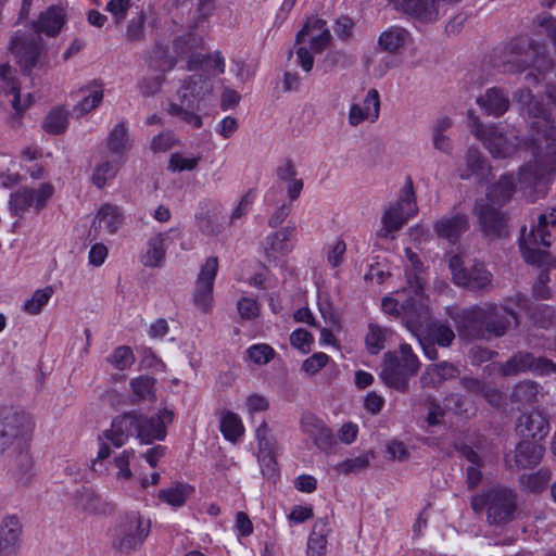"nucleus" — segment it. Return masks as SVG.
Returning a JSON list of instances; mask_svg holds the SVG:
<instances>
[{
	"mask_svg": "<svg viewBox=\"0 0 556 556\" xmlns=\"http://www.w3.org/2000/svg\"><path fill=\"white\" fill-rule=\"evenodd\" d=\"M463 455L470 463L467 468V483L469 488H476L481 482V471H480V457L479 455L471 450L470 447H464L462 450Z\"/></svg>",
	"mask_w": 556,
	"mask_h": 556,
	"instance_id": "obj_53",
	"label": "nucleus"
},
{
	"mask_svg": "<svg viewBox=\"0 0 556 556\" xmlns=\"http://www.w3.org/2000/svg\"><path fill=\"white\" fill-rule=\"evenodd\" d=\"M155 380L148 376H140L130 381L134 394L140 400H149L154 396Z\"/></svg>",
	"mask_w": 556,
	"mask_h": 556,
	"instance_id": "obj_55",
	"label": "nucleus"
},
{
	"mask_svg": "<svg viewBox=\"0 0 556 556\" xmlns=\"http://www.w3.org/2000/svg\"><path fill=\"white\" fill-rule=\"evenodd\" d=\"M458 375V370L452 364L442 362L429 365L422 374L420 381L425 387H437L445 380L453 379Z\"/></svg>",
	"mask_w": 556,
	"mask_h": 556,
	"instance_id": "obj_37",
	"label": "nucleus"
},
{
	"mask_svg": "<svg viewBox=\"0 0 556 556\" xmlns=\"http://www.w3.org/2000/svg\"><path fill=\"white\" fill-rule=\"evenodd\" d=\"M122 163L116 159H101L97 161L91 174L92 184L99 189L104 188L116 177Z\"/></svg>",
	"mask_w": 556,
	"mask_h": 556,
	"instance_id": "obj_38",
	"label": "nucleus"
},
{
	"mask_svg": "<svg viewBox=\"0 0 556 556\" xmlns=\"http://www.w3.org/2000/svg\"><path fill=\"white\" fill-rule=\"evenodd\" d=\"M150 519L138 511L125 514L112 530L113 545L122 553H131L142 545L150 533Z\"/></svg>",
	"mask_w": 556,
	"mask_h": 556,
	"instance_id": "obj_9",
	"label": "nucleus"
},
{
	"mask_svg": "<svg viewBox=\"0 0 556 556\" xmlns=\"http://www.w3.org/2000/svg\"><path fill=\"white\" fill-rule=\"evenodd\" d=\"M433 228L439 238L455 242L468 230L469 219L465 213L456 212L439 218Z\"/></svg>",
	"mask_w": 556,
	"mask_h": 556,
	"instance_id": "obj_29",
	"label": "nucleus"
},
{
	"mask_svg": "<svg viewBox=\"0 0 556 556\" xmlns=\"http://www.w3.org/2000/svg\"><path fill=\"white\" fill-rule=\"evenodd\" d=\"M219 428L224 438L232 443L242 438L245 431L240 416L229 410L222 414Z\"/></svg>",
	"mask_w": 556,
	"mask_h": 556,
	"instance_id": "obj_43",
	"label": "nucleus"
},
{
	"mask_svg": "<svg viewBox=\"0 0 556 556\" xmlns=\"http://www.w3.org/2000/svg\"><path fill=\"white\" fill-rule=\"evenodd\" d=\"M34 430L31 416L21 409L0 408V451L17 440L28 439Z\"/></svg>",
	"mask_w": 556,
	"mask_h": 556,
	"instance_id": "obj_12",
	"label": "nucleus"
},
{
	"mask_svg": "<svg viewBox=\"0 0 556 556\" xmlns=\"http://www.w3.org/2000/svg\"><path fill=\"white\" fill-rule=\"evenodd\" d=\"M248 359L258 366H264L274 359L276 351L267 343H256L245 351Z\"/></svg>",
	"mask_w": 556,
	"mask_h": 556,
	"instance_id": "obj_50",
	"label": "nucleus"
},
{
	"mask_svg": "<svg viewBox=\"0 0 556 556\" xmlns=\"http://www.w3.org/2000/svg\"><path fill=\"white\" fill-rule=\"evenodd\" d=\"M131 147L128 129L124 123H118L110 131L106 139L108 152L116 160L124 162V155Z\"/></svg>",
	"mask_w": 556,
	"mask_h": 556,
	"instance_id": "obj_34",
	"label": "nucleus"
},
{
	"mask_svg": "<svg viewBox=\"0 0 556 556\" xmlns=\"http://www.w3.org/2000/svg\"><path fill=\"white\" fill-rule=\"evenodd\" d=\"M544 447L529 440H521L515 451V463L519 468L533 467L540 463Z\"/></svg>",
	"mask_w": 556,
	"mask_h": 556,
	"instance_id": "obj_35",
	"label": "nucleus"
},
{
	"mask_svg": "<svg viewBox=\"0 0 556 556\" xmlns=\"http://www.w3.org/2000/svg\"><path fill=\"white\" fill-rule=\"evenodd\" d=\"M541 395L542 387L532 380H526L518 383L513 392L514 401L525 404L538 401Z\"/></svg>",
	"mask_w": 556,
	"mask_h": 556,
	"instance_id": "obj_47",
	"label": "nucleus"
},
{
	"mask_svg": "<svg viewBox=\"0 0 556 556\" xmlns=\"http://www.w3.org/2000/svg\"><path fill=\"white\" fill-rule=\"evenodd\" d=\"M516 305L519 311L525 312L529 317L541 328L549 327L555 319V312L547 305H538L533 312L531 309L529 300L522 295H516Z\"/></svg>",
	"mask_w": 556,
	"mask_h": 556,
	"instance_id": "obj_39",
	"label": "nucleus"
},
{
	"mask_svg": "<svg viewBox=\"0 0 556 556\" xmlns=\"http://www.w3.org/2000/svg\"><path fill=\"white\" fill-rule=\"evenodd\" d=\"M419 366V359L413 352L412 346L402 343L400 344V355L396 353L384 355L380 377L390 388L404 392L407 389L409 378L417 374Z\"/></svg>",
	"mask_w": 556,
	"mask_h": 556,
	"instance_id": "obj_7",
	"label": "nucleus"
},
{
	"mask_svg": "<svg viewBox=\"0 0 556 556\" xmlns=\"http://www.w3.org/2000/svg\"><path fill=\"white\" fill-rule=\"evenodd\" d=\"M388 330L376 324L368 326V331L365 337V343L370 354H378L384 349V342L387 340Z\"/></svg>",
	"mask_w": 556,
	"mask_h": 556,
	"instance_id": "obj_49",
	"label": "nucleus"
},
{
	"mask_svg": "<svg viewBox=\"0 0 556 556\" xmlns=\"http://www.w3.org/2000/svg\"><path fill=\"white\" fill-rule=\"evenodd\" d=\"M455 3L451 0H404L403 11L413 20L421 24L435 22L441 12L443 3Z\"/></svg>",
	"mask_w": 556,
	"mask_h": 556,
	"instance_id": "obj_21",
	"label": "nucleus"
},
{
	"mask_svg": "<svg viewBox=\"0 0 556 556\" xmlns=\"http://www.w3.org/2000/svg\"><path fill=\"white\" fill-rule=\"evenodd\" d=\"M198 230L205 237H217L224 229V207L216 201H203L194 215Z\"/></svg>",
	"mask_w": 556,
	"mask_h": 556,
	"instance_id": "obj_19",
	"label": "nucleus"
},
{
	"mask_svg": "<svg viewBox=\"0 0 556 556\" xmlns=\"http://www.w3.org/2000/svg\"><path fill=\"white\" fill-rule=\"evenodd\" d=\"M10 204L15 212L35 207L34 189H23L11 194Z\"/></svg>",
	"mask_w": 556,
	"mask_h": 556,
	"instance_id": "obj_62",
	"label": "nucleus"
},
{
	"mask_svg": "<svg viewBox=\"0 0 556 556\" xmlns=\"http://www.w3.org/2000/svg\"><path fill=\"white\" fill-rule=\"evenodd\" d=\"M53 294L52 287L36 290L31 298L24 303V309L33 315L39 314Z\"/></svg>",
	"mask_w": 556,
	"mask_h": 556,
	"instance_id": "obj_54",
	"label": "nucleus"
},
{
	"mask_svg": "<svg viewBox=\"0 0 556 556\" xmlns=\"http://www.w3.org/2000/svg\"><path fill=\"white\" fill-rule=\"evenodd\" d=\"M294 227H286L266 237L263 249L268 261H280L289 254L295 242Z\"/></svg>",
	"mask_w": 556,
	"mask_h": 556,
	"instance_id": "obj_22",
	"label": "nucleus"
},
{
	"mask_svg": "<svg viewBox=\"0 0 556 556\" xmlns=\"http://www.w3.org/2000/svg\"><path fill=\"white\" fill-rule=\"evenodd\" d=\"M194 488L186 482H173L169 486L163 488L157 493L161 503L177 509L182 507L193 495Z\"/></svg>",
	"mask_w": 556,
	"mask_h": 556,
	"instance_id": "obj_32",
	"label": "nucleus"
},
{
	"mask_svg": "<svg viewBox=\"0 0 556 556\" xmlns=\"http://www.w3.org/2000/svg\"><path fill=\"white\" fill-rule=\"evenodd\" d=\"M314 516L313 506L309 504L294 505L286 514L289 527H294L312 519Z\"/></svg>",
	"mask_w": 556,
	"mask_h": 556,
	"instance_id": "obj_60",
	"label": "nucleus"
},
{
	"mask_svg": "<svg viewBox=\"0 0 556 556\" xmlns=\"http://www.w3.org/2000/svg\"><path fill=\"white\" fill-rule=\"evenodd\" d=\"M416 301L409 302L405 292L396 296H384L381 301V309L384 314L400 318L406 329L422 344V340L448 346L454 338V331L439 321H431V312L428 298L421 293V280H418L413 290Z\"/></svg>",
	"mask_w": 556,
	"mask_h": 556,
	"instance_id": "obj_3",
	"label": "nucleus"
},
{
	"mask_svg": "<svg viewBox=\"0 0 556 556\" xmlns=\"http://www.w3.org/2000/svg\"><path fill=\"white\" fill-rule=\"evenodd\" d=\"M65 21V8L62 5H51L46 12L39 15L35 27L38 33L54 37L63 28Z\"/></svg>",
	"mask_w": 556,
	"mask_h": 556,
	"instance_id": "obj_31",
	"label": "nucleus"
},
{
	"mask_svg": "<svg viewBox=\"0 0 556 556\" xmlns=\"http://www.w3.org/2000/svg\"><path fill=\"white\" fill-rule=\"evenodd\" d=\"M549 225H556V208L541 214L538 224L533 225L529 231L526 227L521 229L519 250L527 264L539 267L548 264L547 249L551 245V235L547 228Z\"/></svg>",
	"mask_w": 556,
	"mask_h": 556,
	"instance_id": "obj_6",
	"label": "nucleus"
},
{
	"mask_svg": "<svg viewBox=\"0 0 556 556\" xmlns=\"http://www.w3.org/2000/svg\"><path fill=\"white\" fill-rule=\"evenodd\" d=\"M418 212L413 184L403 188L399 199L390 203L382 216L381 226L376 236L381 239H393L394 235Z\"/></svg>",
	"mask_w": 556,
	"mask_h": 556,
	"instance_id": "obj_8",
	"label": "nucleus"
},
{
	"mask_svg": "<svg viewBox=\"0 0 556 556\" xmlns=\"http://www.w3.org/2000/svg\"><path fill=\"white\" fill-rule=\"evenodd\" d=\"M363 63L367 73L378 79L384 77L390 70L396 66V62L391 55L377 59L374 54H367L363 58Z\"/></svg>",
	"mask_w": 556,
	"mask_h": 556,
	"instance_id": "obj_45",
	"label": "nucleus"
},
{
	"mask_svg": "<svg viewBox=\"0 0 556 556\" xmlns=\"http://www.w3.org/2000/svg\"><path fill=\"white\" fill-rule=\"evenodd\" d=\"M491 172L486 160L481 155L477 149L468 150L466 154V168L459 169V177L468 179L470 177H477L480 180L485 179Z\"/></svg>",
	"mask_w": 556,
	"mask_h": 556,
	"instance_id": "obj_40",
	"label": "nucleus"
},
{
	"mask_svg": "<svg viewBox=\"0 0 556 556\" xmlns=\"http://www.w3.org/2000/svg\"><path fill=\"white\" fill-rule=\"evenodd\" d=\"M109 362L116 369L125 370L134 364L135 356L130 348L118 346L113 351V353L109 357Z\"/></svg>",
	"mask_w": 556,
	"mask_h": 556,
	"instance_id": "obj_58",
	"label": "nucleus"
},
{
	"mask_svg": "<svg viewBox=\"0 0 556 556\" xmlns=\"http://www.w3.org/2000/svg\"><path fill=\"white\" fill-rule=\"evenodd\" d=\"M269 408L268 399L260 393H252L244 401V410L249 416L266 412Z\"/></svg>",
	"mask_w": 556,
	"mask_h": 556,
	"instance_id": "obj_63",
	"label": "nucleus"
},
{
	"mask_svg": "<svg viewBox=\"0 0 556 556\" xmlns=\"http://www.w3.org/2000/svg\"><path fill=\"white\" fill-rule=\"evenodd\" d=\"M380 108L379 91L375 88L368 89L362 100L351 103L348 114L349 125L357 127L363 123H376L380 116Z\"/></svg>",
	"mask_w": 556,
	"mask_h": 556,
	"instance_id": "obj_18",
	"label": "nucleus"
},
{
	"mask_svg": "<svg viewBox=\"0 0 556 556\" xmlns=\"http://www.w3.org/2000/svg\"><path fill=\"white\" fill-rule=\"evenodd\" d=\"M169 243L168 231L159 232L150 237L140 253L141 264L150 268L161 267L165 262Z\"/></svg>",
	"mask_w": 556,
	"mask_h": 556,
	"instance_id": "obj_24",
	"label": "nucleus"
},
{
	"mask_svg": "<svg viewBox=\"0 0 556 556\" xmlns=\"http://www.w3.org/2000/svg\"><path fill=\"white\" fill-rule=\"evenodd\" d=\"M533 365L534 356L528 352H520L501 367V372L503 376L517 375L527 370L533 372Z\"/></svg>",
	"mask_w": 556,
	"mask_h": 556,
	"instance_id": "obj_46",
	"label": "nucleus"
},
{
	"mask_svg": "<svg viewBox=\"0 0 556 556\" xmlns=\"http://www.w3.org/2000/svg\"><path fill=\"white\" fill-rule=\"evenodd\" d=\"M452 318L460 332L468 330L479 333L485 326L486 331L495 336H503L513 323H517V315L510 307L489 303L463 309Z\"/></svg>",
	"mask_w": 556,
	"mask_h": 556,
	"instance_id": "obj_5",
	"label": "nucleus"
},
{
	"mask_svg": "<svg viewBox=\"0 0 556 556\" xmlns=\"http://www.w3.org/2000/svg\"><path fill=\"white\" fill-rule=\"evenodd\" d=\"M301 429L317 446L326 444L330 438V430L320 418L313 414H304L302 416Z\"/></svg>",
	"mask_w": 556,
	"mask_h": 556,
	"instance_id": "obj_41",
	"label": "nucleus"
},
{
	"mask_svg": "<svg viewBox=\"0 0 556 556\" xmlns=\"http://www.w3.org/2000/svg\"><path fill=\"white\" fill-rule=\"evenodd\" d=\"M217 271L218 258L216 256H210L201 266L198 274L192 301L197 308L203 313L210 312L213 307V289Z\"/></svg>",
	"mask_w": 556,
	"mask_h": 556,
	"instance_id": "obj_14",
	"label": "nucleus"
},
{
	"mask_svg": "<svg viewBox=\"0 0 556 556\" xmlns=\"http://www.w3.org/2000/svg\"><path fill=\"white\" fill-rule=\"evenodd\" d=\"M67 113L62 108L53 109L43 122V128L49 134H61L67 127Z\"/></svg>",
	"mask_w": 556,
	"mask_h": 556,
	"instance_id": "obj_51",
	"label": "nucleus"
},
{
	"mask_svg": "<svg viewBox=\"0 0 556 556\" xmlns=\"http://www.w3.org/2000/svg\"><path fill=\"white\" fill-rule=\"evenodd\" d=\"M255 439L257 441V452L278 453L277 441L266 422H262L256 428Z\"/></svg>",
	"mask_w": 556,
	"mask_h": 556,
	"instance_id": "obj_52",
	"label": "nucleus"
},
{
	"mask_svg": "<svg viewBox=\"0 0 556 556\" xmlns=\"http://www.w3.org/2000/svg\"><path fill=\"white\" fill-rule=\"evenodd\" d=\"M134 434L136 435V412H129L115 417L111 427L99 435V440L105 439L118 448L125 445Z\"/></svg>",
	"mask_w": 556,
	"mask_h": 556,
	"instance_id": "obj_20",
	"label": "nucleus"
},
{
	"mask_svg": "<svg viewBox=\"0 0 556 556\" xmlns=\"http://www.w3.org/2000/svg\"><path fill=\"white\" fill-rule=\"evenodd\" d=\"M173 66L172 58L166 55L162 49H155L149 56V70L139 85L141 93L144 96L156 93L164 81L165 72Z\"/></svg>",
	"mask_w": 556,
	"mask_h": 556,
	"instance_id": "obj_17",
	"label": "nucleus"
},
{
	"mask_svg": "<svg viewBox=\"0 0 556 556\" xmlns=\"http://www.w3.org/2000/svg\"><path fill=\"white\" fill-rule=\"evenodd\" d=\"M22 526L16 516H7L0 523V556H17Z\"/></svg>",
	"mask_w": 556,
	"mask_h": 556,
	"instance_id": "obj_28",
	"label": "nucleus"
},
{
	"mask_svg": "<svg viewBox=\"0 0 556 556\" xmlns=\"http://www.w3.org/2000/svg\"><path fill=\"white\" fill-rule=\"evenodd\" d=\"M330 356L324 352H316L302 363V370L308 375L314 376L331 363Z\"/></svg>",
	"mask_w": 556,
	"mask_h": 556,
	"instance_id": "obj_59",
	"label": "nucleus"
},
{
	"mask_svg": "<svg viewBox=\"0 0 556 556\" xmlns=\"http://www.w3.org/2000/svg\"><path fill=\"white\" fill-rule=\"evenodd\" d=\"M463 387L475 393L484 392V397L488 400V402L494 406H497L501 404L503 395L496 390H488L484 391V387L481 384L480 381L475 380L472 378H464L462 380Z\"/></svg>",
	"mask_w": 556,
	"mask_h": 556,
	"instance_id": "obj_56",
	"label": "nucleus"
},
{
	"mask_svg": "<svg viewBox=\"0 0 556 556\" xmlns=\"http://www.w3.org/2000/svg\"><path fill=\"white\" fill-rule=\"evenodd\" d=\"M0 88L12 96L11 104L16 114H22L33 103L30 93L22 94L15 80L14 71L7 64H0Z\"/></svg>",
	"mask_w": 556,
	"mask_h": 556,
	"instance_id": "obj_25",
	"label": "nucleus"
},
{
	"mask_svg": "<svg viewBox=\"0 0 556 556\" xmlns=\"http://www.w3.org/2000/svg\"><path fill=\"white\" fill-rule=\"evenodd\" d=\"M372 453L364 452L357 456L346 458L334 466L338 473L350 475L356 473L368 467Z\"/></svg>",
	"mask_w": 556,
	"mask_h": 556,
	"instance_id": "obj_48",
	"label": "nucleus"
},
{
	"mask_svg": "<svg viewBox=\"0 0 556 556\" xmlns=\"http://www.w3.org/2000/svg\"><path fill=\"white\" fill-rule=\"evenodd\" d=\"M414 41L412 33L397 25L389 26L380 33L377 47L389 54L402 53Z\"/></svg>",
	"mask_w": 556,
	"mask_h": 556,
	"instance_id": "obj_23",
	"label": "nucleus"
},
{
	"mask_svg": "<svg viewBox=\"0 0 556 556\" xmlns=\"http://www.w3.org/2000/svg\"><path fill=\"white\" fill-rule=\"evenodd\" d=\"M327 547V539L323 533H318L315 530L308 536L307 540V556H325Z\"/></svg>",
	"mask_w": 556,
	"mask_h": 556,
	"instance_id": "obj_64",
	"label": "nucleus"
},
{
	"mask_svg": "<svg viewBox=\"0 0 556 556\" xmlns=\"http://www.w3.org/2000/svg\"><path fill=\"white\" fill-rule=\"evenodd\" d=\"M11 51L24 71H30L39 61L42 46L38 41H28L23 35L16 34L11 41Z\"/></svg>",
	"mask_w": 556,
	"mask_h": 556,
	"instance_id": "obj_27",
	"label": "nucleus"
},
{
	"mask_svg": "<svg viewBox=\"0 0 556 556\" xmlns=\"http://www.w3.org/2000/svg\"><path fill=\"white\" fill-rule=\"evenodd\" d=\"M138 455L134 448H126L115 454L113 457L114 477L118 482H128L135 476L136 471L132 470Z\"/></svg>",
	"mask_w": 556,
	"mask_h": 556,
	"instance_id": "obj_36",
	"label": "nucleus"
},
{
	"mask_svg": "<svg viewBox=\"0 0 556 556\" xmlns=\"http://www.w3.org/2000/svg\"><path fill=\"white\" fill-rule=\"evenodd\" d=\"M81 99L73 109L77 116H84L93 109L98 108L103 100V88L100 85H90L81 90Z\"/></svg>",
	"mask_w": 556,
	"mask_h": 556,
	"instance_id": "obj_42",
	"label": "nucleus"
},
{
	"mask_svg": "<svg viewBox=\"0 0 556 556\" xmlns=\"http://www.w3.org/2000/svg\"><path fill=\"white\" fill-rule=\"evenodd\" d=\"M477 104L484 114L500 117L507 112L510 102L506 91L497 87H492L477 98Z\"/></svg>",
	"mask_w": 556,
	"mask_h": 556,
	"instance_id": "obj_30",
	"label": "nucleus"
},
{
	"mask_svg": "<svg viewBox=\"0 0 556 556\" xmlns=\"http://www.w3.org/2000/svg\"><path fill=\"white\" fill-rule=\"evenodd\" d=\"M405 256L409 263L408 266H410V268H407L406 270V276H407V283L408 286L401 289V290H397L395 292H393L392 294H390L389 296H396L397 293L400 292H405L406 294V298L409 299V302H415L416 301V296L413 292V290L416 288L417 286V282L418 280H421V293L425 294L424 292V286H425V278H424V273H422V269H421V264L419 262V258L417 256V254L409 248H406L405 249Z\"/></svg>",
	"mask_w": 556,
	"mask_h": 556,
	"instance_id": "obj_33",
	"label": "nucleus"
},
{
	"mask_svg": "<svg viewBox=\"0 0 556 556\" xmlns=\"http://www.w3.org/2000/svg\"><path fill=\"white\" fill-rule=\"evenodd\" d=\"M202 160L201 153L175 152L169 156L168 170L172 173L192 172L197 169Z\"/></svg>",
	"mask_w": 556,
	"mask_h": 556,
	"instance_id": "obj_44",
	"label": "nucleus"
},
{
	"mask_svg": "<svg viewBox=\"0 0 556 556\" xmlns=\"http://www.w3.org/2000/svg\"><path fill=\"white\" fill-rule=\"evenodd\" d=\"M516 431L521 440H529L540 444L548 433L549 427L546 418L541 413L533 412L520 416Z\"/></svg>",
	"mask_w": 556,
	"mask_h": 556,
	"instance_id": "obj_26",
	"label": "nucleus"
},
{
	"mask_svg": "<svg viewBox=\"0 0 556 556\" xmlns=\"http://www.w3.org/2000/svg\"><path fill=\"white\" fill-rule=\"evenodd\" d=\"M173 421V413L162 409L154 415L146 416L136 412V438L141 444L163 441L166 427Z\"/></svg>",
	"mask_w": 556,
	"mask_h": 556,
	"instance_id": "obj_15",
	"label": "nucleus"
},
{
	"mask_svg": "<svg viewBox=\"0 0 556 556\" xmlns=\"http://www.w3.org/2000/svg\"><path fill=\"white\" fill-rule=\"evenodd\" d=\"M124 224V213L121 206L103 203L97 210L89 229L93 239L116 233Z\"/></svg>",
	"mask_w": 556,
	"mask_h": 556,
	"instance_id": "obj_16",
	"label": "nucleus"
},
{
	"mask_svg": "<svg viewBox=\"0 0 556 556\" xmlns=\"http://www.w3.org/2000/svg\"><path fill=\"white\" fill-rule=\"evenodd\" d=\"M515 188L516 181L513 175H503L498 181L488 188L485 195L488 203H484L483 199L477 201L473 213L489 238H500L506 235L507 224L497 207L511 198Z\"/></svg>",
	"mask_w": 556,
	"mask_h": 556,
	"instance_id": "obj_4",
	"label": "nucleus"
},
{
	"mask_svg": "<svg viewBox=\"0 0 556 556\" xmlns=\"http://www.w3.org/2000/svg\"><path fill=\"white\" fill-rule=\"evenodd\" d=\"M296 39L300 45L296 51L298 62L305 72H309L313 68L314 54L321 52L330 40L325 21L309 17Z\"/></svg>",
	"mask_w": 556,
	"mask_h": 556,
	"instance_id": "obj_10",
	"label": "nucleus"
},
{
	"mask_svg": "<svg viewBox=\"0 0 556 556\" xmlns=\"http://www.w3.org/2000/svg\"><path fill=\"white\" fill-rule=\"evenodd\" d=\"M450 269L454 282L469 290H481L492 282L493 276L483 263L477 262L466 265L460 255H454L450 258Z\"/></svg>",
	"mask_w": 556,
	"mask_h": 556,
	"instance_id": "obj_13",
	"label": "nucleus"
},
{
	"mask_svg": "<svg viewBox=\"0 0 556 556\" xmlns=\"http://www.w3.org/2000/svg\"><path fill=\"white\" fill-rule=\"evenodd\" d=\"M517 100L527 104L529 138L520 140L516 129L503 123L483 124L473 118L471 131L495 159L514 156L530 148L533 160L520 168L518 185L531 201L544 197L556 173V118L552 108L543 105L528 91H519Z\"/></svg>",
	"mask_w": 556,
	"mask_h": 556,
	"instance_id": "obj_1",
	"label": "nucleus"
},
{
	"mask_svg": "<svg viewBox=\"0 0 556 556\" xmlns=\"http://www.w3.org/2000/svg\"><path fill=\"white\" fill-rule=\"evenodd\" d=\"M187 68L195 73L182 83L177 91L179 103H170L167 112L193 128H200L202 118L198 112L206 106L212 96L211 78L225 72V59L218 51L212 54L194 53L189 56Z\"/></svg>",
	"mask_w": 556,
	"mask_h": 556,
	"instance_id": "obj_2",
	"label": "nucleus"
},
{
	"mask_svg": "<svg viewBox=\"0 0 556 556\" xmlns=\"http://www.w3.org/2000/svg\"><path fill=\"white\" fill-rule=\"evenodd\" d=\"M346 244L342 239H336L326 248V257L330 267L337 268L344 262Z\"/></svg>",
	"mask_w": 556,
	"mask_h": 556,
	"instance_id": "obj_57",
	"label": "nucleus"
},
{
	"mask_svg": "<svg viewBox=\"0 0 556 556\" xmlns=\"http://www.w3.org/2000/svg\"><path fill=\"white\" fill-rule=\"evenodd\" d=\"M471 507L475 511L488 509V518L493 523L510 519L516 509V495L505 488H493L471 498Z\"/></svg>",
	"mask_w": 556,
	"mask_h": 556,
	"instance_id": "obj_11",
	"label": "nucleus"
},
{
	"mask_svg": "<svg viewBox=\"0 0 556 556\" xmlns=\"http://www.w3.org/2000/svg\"><path fill=\"white\" fill-rule=\"evenodd\" d=\"M314 337L303 328H298L290 334V344L302 354L311 351Z\"/></svg>",
	"mask_w": 556,
	"mask_h": 556,
	"instance_id": "obj_61",
	"label": "nucleus"
}]
</instances>
